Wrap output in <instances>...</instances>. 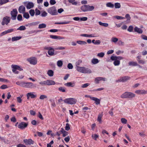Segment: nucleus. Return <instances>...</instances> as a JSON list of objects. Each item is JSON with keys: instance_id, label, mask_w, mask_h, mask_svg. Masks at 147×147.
Returning a JSON list of instances; mask_svg holds the SVG:
<instances>
[{"instance_id": "obj_58", "label": "nucleus", "mask_w": 147, "mask_h": 147, "mask_svg": "<svg viewBox=\"0 0 147 147\" xmlns=\"http://www.w3.org/2000/svg\"><path fill=\"white\" fill-rule=\"evenodd\" d=\"M0 82H8L9 81L6 79L0 78Z\"/></svg>"}, {"instance_id": "obj_40", "label": "nucleus", "mask_w": 147, "mask_h": 147, "mask_svg": "<svg viewBox=\"0 0 147 147\" xmlns=\"http://www.w3.org/2000/svg\"><path fill=\"white\" fill-rule=\"evenodd\" d=\"M9 0H0V5H2L8 2Z\"/></svg>"}, {"instance_id": "obj_6", "label": "nucleus", "mask_w": 147, "mask_h": 147, "mask_svg": "<svg viewBox=\"0 0 147 147\" xmlns=\"http://www.w3.org/2000/svg\"><path fill=\"white\" fill-rule=\"evenodd\" d=\"M44 49L45 50H48V53L49 55L52 56L54 55L55 51L52 47L46 46L44 47Z\"/></svg>"}, {"instance_id": "obj_14", "label": "nucleus", "mask_w": 147, "mask_h": 147, "mask_svg": "<svg viewBox=\"0 0 147 147\" xmlns=\"http://www.w3.org/2000/svg\"><path fill=\"white\" fill-rule=\"evenodd\" d=\"M23 141L26 145H31L34 143V141L30 139L24 140Z\"/></svg>"}, {"instance_id": "obj_48", "label": "nucleus", "mask_w": 147, "mask_h": 147, "mask_svg": "<svg viewBox=\"0 0 147 147\" xmlns=\"http://www.w3.org/2000/svg\"><path fill=\"white\" fill-rule=\"evenodd\" d=\"M47 98V96L45 95H42L40 96L39 98L40 100H43Z\"/></svg>"}, {"instance_id": "obj_57", "label": "nucleus", "mask_w": 147, "mask_h": 147, "mask_svg": "<svg viewBox=\"0 0 147 147\" xmlns=\"http://www.w3.org/2000/svg\"><path fill=\"white\" fill-rule=\"evenodd\" d=\"M99 137V136L98 135L96 134H94V135H92V137L95 140H96V138H98Z\"/></svg>"}, {"instance_id": "obj_31", "label": "nucleus", "mask_w": 147, "mask_h": 147, "mask_svg": "<svg viewBox=\"0 0 147 147\" xmlns=\"http://www.w3.org/2000/svg\"><path fill=\"white\" fill-rule=\"evenodd\" d=\"M69 23L70 21H68L67 22H55V24H69Z\"/></svg>"}, {"instance_id": "obj_28", "label": "nucleus", "mask_w": 147, "mask_h": 147, "mask_svg": "<svg viewBox=\"0 0 147 147\" xmlns=\"http://www.w3.org/2000/svg\"><path fill=\"white\" fill-rule=\"evenodd\" d=\"M11 66H13L14 67V69H16L17 70H18L19 71H22L23 70V69L21 68L20 66H18L16 65H12Z\"/></svg>"}, {"instance_id": "obj_52", "label": "nucleus", "mask_w": 147, "mask_h": 147, "mask_svg": "<svg viewBox=\"0 0 147 147\" xmlns=\"http://www.w3.org/2000/svg\"><path fill=\"white\" fill-rule=\"evenodd\" d=\"M90 85V84L88 83H86L82 84L81 86V87L83 88H85L87 87Z\"/></svg>"}, {"instance_id": "obj_32", "label": "nucleus", "mask_w": 147, "mask_h": 147, "mask_svg": "<svg viewBox=\"0 0 147 147\" xmlns=\"http://www.w3.org/2000/svg\"><path fill=\"white\" fill-rule=\"evenodd\" d=\"M47 74L49 76L52 77L53 76L54 72L52 70H50L48 71Z\"/></svg>"}, {"instance_id": "obj_27", "label": "nucleus", "mask_w": 147, "mask_h": 147, "mask_svg": "<svg viewBox=\"0 0 147 147\" xmlns=\"http://www.w3.org/2000/svg\"><path fill=\"white\" fill-rule=\"evenodd\" d=\"M76 42L80 45H86L87 44V42L86 41L80 40L77 41Z\"/></svg>"}, {"instance_id": "obj_50", "label": "nucleus", "mask_w": 147, "mask_h": 147, "mask_svg": "<svg viewBox=\"0 0 147 147\" xmlns=\"http://www.w3.org/2000/svg\"><path fill=\"white\" fill-rule=\"evenodd\" d=\"M35 15L37 16L40 15V11L37 9H36L35 10Z\"/></svg>"}, {"instance_id": "obj_41", "label": "nucleus", "mask_w": 147, "mask_h": 147, "mask_svg": "<svg viewBox=\"0 0 147 147\" xmlns=\"http://www.w3.org/2000/svg\"><path fill=\"white\" fill-rule=\"evenodd\" d=\"M113 64L115 66L119 65L120 64V61L119 60H116L114 61Z\"/></svg>"}, {"instance_id": "obj_13", "label": "nucleus", "mask_w": 147, "mask_h": 147, "mask_svg": "<svg viewBox=\"0 0 147 147\" xmlns=\"http://www.w3.org/2000/svg\"><path fill=\"white\" fill-rule=\"evenodd\" d=\"M34 94H35L34 92H30L27 93L26 94L27 99L28 100L29 99L30 97L31 98H36V95H35Z\"/></svg>"}, {"instance_id": "obj_49", "label": "nucleus", "mask_w": 147, "mask_h": 147, "mask_svg": "<svg viewBox=\"0 0 147 147\" xmlns=\"http://www.w3.org/2000/svg\"><path fill=\"white\" fill-rule=\"evenodd\" d=\"M105 54L103 52H101L98 54L97 56L100 57H102L104 56Z\"/></svg>"}, {"instance_id": "obj_47", "label": "nucleus", "mask_w": 147, "mask_h": 147, "mask_svg": "<svg viewBox=\"0 0 147 147\" xmlns=\"http://www.w3.org/2000/svg\"><path fill=\"white\" fill-rule=\"evenodd\" d=\"M65 129L66 131H68L70 129L69 124L68 123H67L65 127Z\"/></svg>"}, {"instance_id": "obj_24", "label": "nucleus", "mask_w": 147, "mask_h": 147, "mask_svg": "<svg viewBox=\"0 0 147 147\" xmlns=\"http://www.w3.org/2000/svg\"><path fill=\"white\" fill-rule=\"evenodd\" d=\"M84 67H80L78 66H76V70L78 72L83 73L84 71Z\"/></svg>"}, {"instance_id": "obj_29", "label": "nucleus", "mask_w": 147, "mask_h": 147, "mask_svg": "<svg viewBox=\"0 0 147 147\" xmlns=\"http://www.w3.org/2000/svg\"><path fill=\"white\" fill-rule=\"evenodd\" d=\"M128 64L129 65L132 66H136L138 65V64L136 62L134 61H130L128 63Z\"/></svg>"}, {"instance_id": "obj_9", "label": "nucleus", "mask_w": 147, "mask_h": 147, "mask_svg": "<svg viewBox=\"0 0 147 147\" xmlns=\"http://www.w3.org/2000/svg\"><path fill=\"white\" fill-rule=\"evenodd\" d=\"M27 60L30 63L33 65H35L37 63V60L36 58L34 57H32L27 59Z\"/></svg>"}, {"instance_id": "obj_55", "label": "nucleus", "mask_w": 147, "mask_h": 147, "mask_svg": "<svg viewBox=\"0 0 147 147\" xmlns=\"http://www.w3.org/2000/svg\"><path fill=\"white\" fill-rule=\"evenodd\" d=\"M60 30L54 29L50 30L49 31L52 32H55L60 31Z\"/></svg>"}, {"instance_id": "obj_2", "label": "nucleus", "mask_w": 147, "mask_h": 147, "mask_svg": "<svg viewBox=\"0 0 147 147\" xmlns=\"http://www.w3.org/2000/svg\"><path fill=\"white\" fill-rule=\"evenodd\" d=\"M94 7L93 6H90L88 5H84L81 6L80 9L83 12L91 11L93 10Z\"/></svg>"}, {"instance_id": "obj_22", "label": "nucleus", "mask_w": 147, "mask_h": 147, "mask_svg": "<svg viewBox=\"0 0 147 147\" xmlns=\"http://www.w3.org/2000/svg\"><path fill=\"white\" fill-rule=\"evenodd\" d=\"M135 32H137L139 34H142L143 32L142 30L140 28H139L137 27H136L134 28Z\"/></svg>"}, {"instance_id": "obj_11", "label": "nucleus", "mask_w": 147, "mask_h": 147, "mask_svg": "<svg viewBox=\"0 0 147 147\" xmlns=\"http://www.w3.org/2000/svg\"><path fill=\"white\" fill-rule=\"evenodd\" d=\"M28 125V123L24 122H22L20 123L18 125V127L21 129H23L26 127Z\"/></svg>"}, {"instance_id": "obj_7", "label": "nucleus", "mask_w": 147, "mask_h": 147, "mask_svg": "<svg viewBox=\"0 0 147 147\" xmlns=\"http://www.w3.org/2000/svg\"><path fill=\"white\" fill-rule=\"evenodd\" d=\"M10 20L11 18L9 17L6 16L4 17L1 23V25L3 26H4L5 24L7 25L10 22Z\"/></svg>"}, {"instance_id": "obj_12", "label": "nucleus", "mask_w": 147, "mask_h": 147, "mask_svg": "<svg viewBox=\"0 0 147 147\" xmlns=\"http://www.w3.org/2000/svg\"><path fill=\"white\" fill-rule=\"evenodd\" d=\"M130 77L128 76H125L120 78L116 80L117 82H125L130 79Z\"/></svg>"}, {"instance_id": "obj_21", "label": "nucleus", "mask_w": 147, "mask_h": 147, "mask_svg": "<svg viewBox=\"0 0 147 147\" xmlns=\"http://www.w3.org/2000/svg\"><path fill=\"white\" fill-rule=\"evenodd\" d=\"M84 70L83 71V73H89L90 74L92 72L91 70L89 69V68H86L85 67H84Z\"/></svg>"}, {"instance_id": "obj_35", "label": "nucleus", "mask_w": 147, "mask_h": 147, "mask_svg": "<svg viewBox=\"0 0 147 147\" xmlns=\"http://www.w3.org/2000/svg\"><path fill=\"white\" fill-rule=\"evenodd\" d=\"M23 17L25 18L28 19L30 17V16L29 13H26L25 12L23 13Z\"/></svg>"}, {"instance_id": "obj_53", "label": "nucleus", "mask_w": 147, "mask_h": 147, "mask_svg": "<svg viewBox=\"0 0 147 147\" xmlns=\"http://www.w3.org/2000/svg\"><path fill=\"white\" fill-rule=\"evenodd\" d=\"M11 67L12 68V71L13 73L15 74H18L19 71H17L16 69H14V67H13V66H11Z\"/></svg>"}, {"instance_id": "obj_42", "label": "nucleus", "mask_w": 147, "mask_h": 147, "mask_svg": "<svg viewBox=\"0 0 147 147\" xmlns=\"http://www.w3.org/2000/svg\"><path fill=\"white\" fill-rule=\"evenodd\" d=\"M29 13L30 15V16H34L35 14V12L34 9H31L29 10Z\"/></svg>"}, {"instance_id": "obj_34", "label": "nucleus", "mask_w": 147, "mask_h": 147, "mask_svg": "<svg viewBox=\"0 0 147 147\" xmlns=\"http://www.w3.org/2000/svg\"><path fill=\"white\" fill-rule=\"evenodd\" d=\"M115 7L116 9H119L121 7V5L120 3H115L114 4Z\"/></svg>"}, {"instance_id": "obj_63", "label": "nucleus", "mask_w": 147, "mask_h": 147, "mask_svg": "<svg viewBox=\"0 0 147 147\" xmlns=\"http://www.w3.org/2000/svg\"><path fill=\"white\" fill-rule=\"evenodd\" d=\"M111 59L113 61H114L117 60V56L112 55L111 57Z\"/></svg>"}, {"instance_id": "obj_60", "label": "nucleus", "mask_w": 147, "mask_h": 147, "mask_svg": "<svg viewBox=\"0 0 147 147\" xmlns=\"http://www.w3.org/2000/svg\"><path fill=\"white\" fill-rule=\"evenodd\" d=\"M88 19V18L86 17H83L82 18H80V21H86Z\"/></svg>"}, {"instance_id": "obj_10", "label": "nucleus", "mask_w": 147, "mask_h": 147, "mask_svg": "<svg viewBox=\"0 0 147 147\" xmlns=\"http://www.w3.org/2000/svg\"><path fill=\"white\" fill-rule=\"evenodd\" d=\"M85 97H88L91 100L95 101V103L96 105H98L100 104V100L98 98L95 97H92L89 95H86Z\"/></svg>"}, {"instance_id": "obj_30", "label": "nucleus", "mask_w": 147, "mask_h": 147, "mask_svg": "<svg viewBox=\"0 0 147 147\" xmlns=\"http://www.w3.org/2000/svg\"><path fill=\"white\" fill-rule=\"evenodd\" d=\"M22 38L21 36H16L13 37L12 38V41L13 42L19 40Z\"/></svg>"}, {"instance_id": "obj_1", "label": "nucleus", "mask_w": 147, "mask_h": 147, "mask_svg": "<svg viewBox=\"0 0 147 147\" xmlns=\"http://www.w3.org/2000/svg\"><path fill=\"white\" fill-rule=\"evenodd\" d=\"M17 85L22 87L32 89L36 87V85L31 82H24L23 81H18L16 82Z\"/></svg>"}, {"instance_id": "obj_17", "label": "nucleus", "mask_w": 147, "mask_h": 147, "mask_svg": "<svg viewBox=\"0 0 147 147\" xmlns=\"http://www.w3.org/2000/svg\"><path fill=\"white\" fill-rule=\"evenodd\" d=\"M18 11L20 13H23L25 12V8L23 5L20 6L18 8Z\"/></svg>"}, {"instance_id": "obj_43", "label": "nucleus", "mask_w": 147, "mask_h": 147, "mask_svg": "<svg viewBox=\"0 0 147 147\" xmlns=\"http://www.w3.org/2000/svg\"><path fill=\"white\" fill-rule=\"evenodd\" d=\"M102 134L103 135V136H102V138H104V134L105 133L106 134H107L109 136V133H108V132H107L105 130L103 129V130H102Z\"/></svg>"}, {"instance_id": "obj_38", "label": "nucleus", "mask_w": 147, "mask_h": 147, "mask_svg": "<svg viewBox=\"0 0 147 147\" xmlns=\"http://www.w3.org/2000/svg\"><path fill=\"white\" fill-rule=\"evenodd\" d=\"M57 65L59 67H61L63 64V61L61 60H59L57 61Z\"/></svg>"}, {"instance_id": "obj_18", "label": "nucleus", "mask_w": 147, "mask_h": 147, "mask_svg": "<svg viewBox=\"0 0 147 147\" xmlns=\"http://www.w3.org/2000/svg\"><path fill=\"white\" fill-rule=\"evenodd\" d=\"M39 23V22H31L30 23H28V24L26 25V26H29L30 27L32 26H36Z\"/></svg>"}, {"instance_id": "obj_15", "label": "nucleus", "mask_w": 147, "mask_h": 147, "mask_svg": "<svg viewBox=\"0 0 147 147\" xmlns=\"http://www.w3.org/2000/svg\"><path fill=\"white\" fill-rule=\"evenodd\" d=\"M135 93L138 94H147V91L145 90H138L135 91Z\"/></svg>"}, {"instance_id": "obj_45", "label": "nucleus", "mask_w": 147, "mask_h": 147, "mask_svg": "<svg viewBox=\"0 0 147 147\" xmlns=\"http://www.w3.org/2000/svg\"><path fill=\"white\" fill-rule=\"evenodd\" d=\"M58 90L62 92H65V88L63 87H61L59 88Z\"/></svg>"}, {"instance_id": "obj_4", "label": "nucleus", "mask_w": 147, "mask_h": 147, "mask_svg": "<svg viewBox=\"0 0 147 147\" xmlns=\"http://www.w3.org/2000/svg\"><path fill=\"white\" fill-rule=\"evenodd\" d=\"M47 11L49 13L53 16L57 15L58 14L56 8L55 6L49 8L47 10Z\"/></svg>"}, {"instance_id": "obj_62", "label": "nucleus", "mask_w": 147, "mask_h": 147, "mask_svg": "<svg viewBox=\"0 0 147 147\" xmlns=\"http://www.w3.org/2000/svg\"><path fill=\"white\" fill-rule=\"evenodd\" d=\"M73 66L71 63H69L67 65V68L69 69H71L73 68Z\"/></svg>"}, {"instance_id": "obj_36", "label": "nucleus", "mask_w": 147, "mask_h": 147, "mask_svg": "<svg viewBox=\"0 0 147 147\" xmlns=\"http://www.w3.org/2000/svg\"><path fill=\"white\" fill-rule=\"evenodd\" d=\"M106 6L108 7L113 8L114 7V5L111 2H109L106 4Z\"/></svg>"}, {"instance_id": "obj_46", "label": "nucleus", "mask_w": 147, "mask_h": 147, "mask_svg": "<svg viewBox=\"0 0 147 147\" xmlns=\"http://www.w3.org/2000/svg\"><path fill=\"white\" fill-rule=\"evenodd\" d=\"M133 28L134 27L133 26H130L127 29V30L129 32H132L133 31Z\"/></svg>"}, {"instance_id": "obj_64", "label": "nucleus", "mask_w": 147, "mask_h": 147, "mask_svg": "<svg viewBox=\"0 0 147 147\" xmlns=\"http://www.w3.org/2000/svg\"><path fill=\"white\" fill-rule=\"evenodd\" d=\"M49 2L51 5H53L56 3V1L55 0H50Z\"/></svg>"}, {"instance_id": "obj_16", "label": "nucleus", "mask_w": 147, "mask_h": 147, "mask_svg": "<svg viewBox=\"0 0 147 147\" xmlns=\"http://www.w3.org/2000/svg\"><path fill=\"white\" fill-rule=\"evenodd\" d=\"M101 80L105 81L106 80V78L101 77H98L96 78L95 79V81L96 84L99 83V81Z\"/></svg>"}, {"instance_id": "obj_51", "label": "nucleus", "mask_w": 147, "mask_h": 147, "mask_svg": "<svg viewBox=\"0 0 147 147\" xmlns=\"http://www.w3.org/2000/svg\"><path fill=\"white\" fill-rule=\"evenodd\" d=\"M118 40V39L115 37H113L111 39V41L114 42H116Z\"/></svg>"}, {"instance_id": "obj_54", "label": "nucleus", "mask_w": 147, "mask_h": 147, "mask_svg": "<svg viewBox=\"0 0 147 147\" xmlns=\"http://www.w3.org/2000/svg\"><path fill=\"white\" fill-rule=\"evenodd\" d=\"M47 15V13L45 11H44L42 12L41 14V16L42 17H45Z\"/></svg>"}, {"instance_id": "obj_61", "label": "nucleus", "mask_w": 147, "mask_h": 147, "mask_svg": "<svg viewBox=\"0 0 147 147\" xmlns=\"http://www.w3.org/2000/svg\"><path fill=\"white\" fill-rule=\"evenodd\" d=\"M39 84L42 86L47 85L46 81H45L39 82Z\"/></svg>"}, {"instance_id": "obj_37", "label": "nucleus", "mask_w": 147, "mask_h": 147, "mask_svg": "<svg viewBox=\"0 0 147 147\" xmlns=\"http://www.w3.org/2000/svg\"><path fill=\"white\" fill-rule=\"evenodd\" d=\"M98 23L100 25L106 27L108 26L109 25L107 23H102L101 22H98Z\"/></svg>"}, {"instance_id": "obj_5", "label": "nucleus", "mask_w": 147, "mask_h": 147, "mask_svg": "<svg viewBox=\"0 0 147 147\" xmlns=\"http://www.w3.org/2000/svg\"><path fill=\"white\" fill-rule=\"evenodd\" d=\"M64 102L67 104L72 105L76 103L77 102L76 100L73 98H67L63 100Z\"/></svg>"}, {"instance_id": "obj_39", "label": "nucleus", "mask_w": 147, "mask_h": 147, "mask_svg": "<svg viewBox=\"0 0 147 147\" xmlns=\"http://www.w3.org/2000/svg\"><path fill=\"white\" fill-rule=\"evenodd\" d=\"M75 0H68V2L71 3L73 5H76L77 4V2L75 1Z\"/></svg>"}, {"instance_id": "obj_44", "label": "nucleus", "mask_w": 147, "mask_h": 147, "mask_svg": "<svg viewBox=\"0 0 147 147\" xmlns=\"http://www.w3.org/2000/svg\"><path fill=\"white\" fill-rule=\"evenodd\" d=\"M26 28L25 26H20L18 28H17V30H26Z\"/></svg>"}, {"instance_id": "obj_59", "label": "nucleus", "mask_w": 147, "mask_h": 147, "mask_svg": "<svg viewBox=\"0 0 147 147\" xmlns=\"http://www.w3.org/2000/svg\"><path fill=\"white\" fill-rule=\"evenodd\" d=\"M22 16L21 15V14L18 15V16H17V20L18 21H20L22 20Z\"/></svg>"}, {"instance_id": "obj_8", "label": "nucleus", "mask_w": 147, "mask_h": 147, "mask_svg": "<svg viewBox=\"0 0 147 147\" xmlns=\"http://www.w3.org/2000/svg\"><path fill=\"white\" fill-rule=\"evenodd\" d=\"M11 18L13 20L16 19V17L18 14V11L16 9H15L12 10L11 12Z\"/></svg>"}, {"instance_id": "obj_56", "label": "nucleus", "mask_w": 147, "mask_h": 147, "mask_svg": "<svg viewBox=\"0 0 147 147\" xmlns=\"http://www.w3.org/2000/svg\"><path fill=\"white\" fill-rule=\"evenodd\" d=\"M121 122L123 124H125L127 123V120L125 118H122L121 119Z\"/></svg>"}, {"instance_id": "obj_23", "label": "nucleus", "mask_w": 147, "mask_h": 147, "mask_svg": "<svg viewBox=\"0 0 147 147\" xmlns=\"http://www.w3.org/2000/svg\"><path fill=\"white\" fill-rule=\"evenodd\" d=\"M47 85L50 86L51 85H54L55 84V82L52 80H46Z\"/></svg>"}, {"instance_id": "obj_20", "label": "nucleus", "mask_w": 147, "mask_h": 147, "mask_svg": "<svg viewBox=\"0 0 147 147\" xmlns=\"http://www.w3.org/2000/svg\"><path fill=\"white\" fill-rule=\"evenodd\" d=\"M103 113L102 112L101 113H100L98 115L97 120L100 123H101L102 122V118L103 116Z\"/></svg>"}, {"instance_id": "obj_33", "label": "nucleus", "mask_w": 147, "mask_h": 147, "mask_svg": "<svg viewBox=\"0 0 147 147\" xmlns=\"http://www.w3.org/2000/svg\"><path fill=\"white\" fill-rule=\"evenodd\" d=\"M46 27V25L44 23H42V24H40L38 25V28L39 29H42L43 28H45Z\"/></svg>"}, {"instance_id": "obj_25", "label": "nucleus", "mask_w": 147, "mask_h": 147, "mask_svg": "<svg viewBox=\"0 0 147 147\" xmlns=\"http://www.w3.org/2000/svg\"><path fill=\"white\" fill-rule=\"evenodd\" d=\"M91 62L92 64H96L99 62V61L97 59L93 58L92 59Z\"/></svg>"}, {"instance_id": "obj_3", "label": "nucleus", "mask_w": 147, "mask_h": 147, "mask_svg": "<svg viewBox=\"0 0 147 147\" xmlns=\"http://www.w3.org/2000/svg\"><path fill=\"white\" fill-rule=\"evenodd\" d=\"M136 95L132 92H125L121 96V98H128L130 99L134 97Z\"/></svg>"}, {"instance_id": "obj_19", "label": "nucleus", "mask_w": 147, "mask_h": 147, "mask_svg": "<svg viewBox=\"0 0 147 147\" xmlns=\"http://www.w3.org/2000/svg\"><path fill=\"white\" fill-rule=\"evenodd\" d=\"M34 6V4L32 2H29L28 3L26 6V8L28 9H30L32 8Z\"/></svg>"}, {"instance_id": "obj_26", "label": "nucleus", "mask_w": 147, "mask_h": 147, "mask_svg": "<svg viewBox=\"0 0 147 147\" xmlns=\"http://www.w3.org/2000/svg\"><path fill=\"white\" fill-rule=\"evenodd\" d=\"M65 85L68 87H73L75 86L74 83H72L71 82H67L65 84Z\"/></svg>"}]
</instances>
